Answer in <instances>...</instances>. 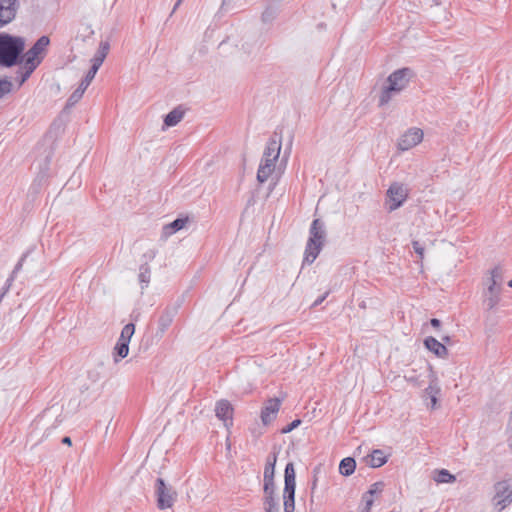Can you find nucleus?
<instances>
[{
	"instance_id": "8fccbe9b",
	"label": "nucleus",
	"mask_w": 512,
	"mask_h": 512,
	"mask_svg": "<svg viewBox=\"0 0 512 512\" xmlns=\"http://www.w3.org/2000/svg\"><path fill=\"white\" fill-rule=\"evenodd\" d=\"M442 340H443V342H445V343H450V340H451V339H450V337H449V336H444V337L442 338Z\"/></svg>"
},
{
	"instance_id": "72a5a7b5",
	"label": "nucleus",
	"mask_w": 512,
	"mask_h": 512,
	"mask_svg": "<svg viewBox=\"0 0 512 512\" xmlns=\"http://www.w3.org/2000/svg\"><path fill=\"white\" fill-rule=\"evenodd\" d=\"M362 502H364L365 505L361 512H369L373 505L374 497L365 492L362 496Z\"/></svg>"
},
{
	"instance_id": "bb28decb",
	"label": "nucleus",
	"mask_w": 512,
	"mask_h": 512,
	"mask_svg": "<svg viewBox=\"0 0 512 512\" xmlns=\"http://www.w3.org/2000/svg\"><path fill=\"white\" fill-rule=\"evenodd\" d=\"M278 15V8L276 6H268L263 11L261 19L265 24H271Z\"/></svg>"
},
{
	"instance_id": "f704fd0d",
	"label": "nucleus",
	"mask_w": 512,
	"mask_h": 512,
	"mask_svg": "<svg viewBox=\"0 0 512 512\" xmlns=\"http://www.w3.org/2000/svg\"><path fill=\"white\" fill-rule=\"evenodd\" d=\"M300 424H301V420H300V419H295V420H293L291 423H289L288 425H286L285 427H283V428L281 429V433H282V434L290 433V432H291V431H293L295 428H297Z\"/></svg>"
},
{
	"instance_id": "9b49d317",
	"label": "nucleus",
	"mask_w": 512,
	"mask_h": 512,
	"mask_svg": "<svg viewBox=\"0 0 512 512\" xmlns=\"http://www.w3.org/2000/svg\"><path fill=\"white\" fill-rule=\"evenodd\" d=\"M424 133L422 129L417 127L409 128L398 139L397 147L401 151H407L423 140Z\"/></svg>"
},
{
	"instance_id": "a18cd8bd",
	"label": "nucleus",
	"mask_w": 512,
	"mask_h": 512,
	"mask_svg": "<svg viewBox=\"0 0 512 512\" xmlns=\"http://www.w3.org/2000/svg\"><path fill=\"white\" fill-rule=\"evenodd\" d=\"M61 442L65 445L70 446L72 444V440L69 436H65L62 438Z\"/></svg>"
},
{
	"instance_id": "aec40b11",
	"label": "nucleus",
	"mask_w": 512,
	"mask_h": 512,
	"mask_svg": "<svg viewBox=\"0 0 512 512\" xmlns=\"http://www.w3.org/2000/svg\"><path fill=\"white\" fill-rule=\"evenodd\" d=\"M184 115L185 110L181 106H178L165 116L164 125L166 127H173L183 119Z\"/></svg>"
},
{
	"instance_id": "dca6fc26",
	"label": "nucleus",
	"mask_w": 512,
	"mask_h": 512,
	"mask_svg": "<svg viewBox=\"0 0 512 512\" xmlns=\"http://www.w3.org/2000/svg\"><path fill=\"white\" fill-rule=\"evenodd\" d=\"M424 346L439 358H446L448 356L446 346L432 336H428L424 339Z\"/></svg>"
},
{
	"instance_id": "37998d69",
	"label": "nucleus",
	"mask_w": 512,
	"mask_h": 512,
	"mask_svg": "<svg viewBox=\"0 0 512 512\" xmlns=\"http://www.w3.org/2000/svg\"><path fill=\"white\" fill-rule=\"evenodd\" d=\"M11 286H12V284L6 281L4 286L1 289L0 293H3V296H5L9 292Z\"/></svg>"
},
{
	"instance_id": "423d86ee",
	"label": "nucleus",
	"mask_w": 512,
	"mask_h": 512,
	"mask_svg": "<svg viewBox=\"0 0 512 512\" xmlns=\"http://www.w3.org/2000/svg\"><path fill=\"white\" fill-rule=\"evenodd\" d=\"M295 468L292 462L286 464L284 470L283 505L284 512H294L295 509Z\"/></svg>"
},
{
	"instance_id": "2eb2a0df",
	"label": "nucleus",
	"mask_w": 512,
	"mask_h": 512,
	"mask_svg": "<svg viewBox=\"0 0 512 512\" xmlns=\"http://www.w3.org/2000/svg\"><path fill=\"white\" fill-rule=\"evenodd\" d=\"M110 50V43L108 40L101 41L99 44V48L97 52L95 53L94 57L92 58V65L90 69H94L95 72L99 70L101 65L103 64L106 56L108 55Z\"/></svg>"
},
{
	"instance_id": "c756f323",
	"label": "nucleus",
	"mask_w": 512,
	"mask_h": 512,
	"mask_svg": "<svg viewBox=\"0 0 512 512\" xmlns=\"http://www.w3.org/2000/svg\"><path fill=\"white\" fill-rule=\"evenodd\" d=\"M275 467L271 463H265L263 482L275 483L274 482Z\"/></svg>"
},
{
	"instance_id": "5701e85b",
	"label": "nucleus",
	"mask_w": 512,
	"mask_h": 512,
	"mask_svg": "<svg viewBox=\"0 0 512 512\" xmlns=\"http://www.w3.org/2000/svg\"><path fill=\"white\" fill-rule=\"evenodd\" d=\"M356 468V461L352 457H346L341 460L339 464V472L343 476H350L354 473Z\"/></svg>"
},
{
	"instance_id": "ea45409f",
	"label": "nucleus",
	"mask_w": 512,
	"mask_h": 512,
	"mask_svg": "<svg viewBox=\"0 0 512 512\" xmlns=\"http://www.w3.org/2000/svg\"><path fill=\"white\" fill-rule=\"evenodd\" d=\"M26 256H27V255H26V254H24V255L20 258V260L18 261V263L15 265V267H14V269H13V270H14V274H17V273L21 270V268H22V266H23V263H24V261H25Z\"/></svg>"
},
{
	"instance_id": "a211bd4d",
	"label": "nucleus",
	"mask_w": 512,
	"mask_h": 512,
	"mask_svg": "<svg viewBox=\"0 0 512 512\" xmlns=\"http://www.w3.org/2000/svg\"><path fill=\"white\" fill-rule=\"evenodd\" d=\"M430 368V372H431V377L432 379L430 380V383H429V386L424 390V393L427 397L430 398L431 400V408L434 409L437 405V402H438V395L440 394V387L438 385V381H437V378L436 376L434 375L433 371H432V368Z\"/></svg>"
},
{
	"instance_id": "412c9836",
	"label": "nucleus",
	"mask_w": 512,
	"mask_h": 512,
	"mask_svg": "<svg viewBox=\"0 0 512 512\" xmlns=\"http://www.w3.org/2000/svg\"><path fill=\"white\" fill-rule=\"evenodd\" d=\"M275 489H276L275 483H269V482L263 483V493H264L263 504H264V506L278 504V502L275 499Z\"/></svg>"
},
{
	"instance_id": "7c9ffc66",
	"label": "nucleus",
	"mask_w": 512,
	"mask_h": 512,
	"mask_svg": "<svg viewBox=\"0 0 512 512\" xmlns=\"http://www.w3.org/2000/svg\"><path fill=\"white\" fill-rule=\"evenodd\" d=\"M0 6L8 7L10 12L17 15L20 4L19 0H0Z\"/></svg>"
},
{
	"instance_id": "49530a36",
	"label": "nucleus",
	"mask_w": 512,
	"mask_h": 512,
	"mask_svg": "<svg viewBox=\"0 0 512 512\" xmlns=\"http://www.w3.org/2000/svg\"><path fill=\"white\" fill-rule=\"evenodd\" d=\"M16 275L17 274H14V270H13L12 273L10 274V276L8 277V279L6 281L12 284L13 281L15 280V278H16Z\"/></svg>"
},
{
	"instance_id": "4c0bfd02",
	"label": "nucleus",
	"mask_w": 512,
	"mask_h": 512,
	"mask_svg": "<svg viewBox=\"0 0 512 512\" xmlns=\"http://www.w3.org/2000/svg\"><path fill=\"white\" fill-rule=\"evenodd\" d=\"M25 73H26V69L24 68V65L22 67H19V69L16 71V80L19 82V86H21L26 81V80L22 81V78Z\"/></svg>"
},
{
	"instance_id": "f257e3e1",
	"label": "nucleus",
	"mask_w": 512,
	"mask_h": 512,
	"mask_svg": "<svg viewBox=\"0 0 512 512\" xmlns=\"http://www.w3.org/2000/svg\"><path fill=\"white\" fill-rule=\"evenodd\" d=\"M25 40L23 37L0 33V66L10 68L24 61Z\"/></svg>"
},
{
	"instance_id": "cd10ccee",
	"label": "nucleus",
	"mask_w": 512,
	"mask_h": 512,
	"mask_svg": "<svg viewBox=\"0 0 512 512\" xmlns=\"http://www.w3.org/2000/svg\"><path fill=\"white\" fill-rule=\"evenodd\" d=\"M434 480L438 483H451L455 481V476L452 475L448 470L441 469L436 470V476L434 477Z\"/></svg>"
},
{
	"instance_id": "393cba45",
	"label": "nucleus",
	"mask_w": 512,
	"mask_h": 512,
	"mask_svg": "<svg viewBox=\"0 0 512 512\" xmlns=\"http://www.w3.org/2000/svg\"><path fill=\"white\" fill-rule=\"evenodd\" d=\"M151 270L147 263H143L139 268V281L142 284V288L147 287L150 282Z\"/></svg>"
},
{
	"instance_id": "39448f33",
	"label": "nucleus",
	"mask_w": 512,
	"mask_h": 512,
	"mask_svg": "<svg viewBox=\"0 0 512 512\" xmlns=\"http://www.w3.org/2000/svg\"><path fill=\"white\" fill-rule=\"evenodd\" d=\"M49 43L50 39L48 36H41L33 44V46L26 53H24V61L22 64H24L26 73L24 74L22 81L27 80L33 71L37 68V66L41 63L42 58H39L38 56L45 51Z\"/></svg>"
},
{
	"instance_id": "4be33fe9",
	"label": "nucleus",
	"mask_w": 512,
	"mask_h": 512,
	"mask_svg": "<svg viewBox=\"0 0 512 512\" xmlns=\"http://www.w3.org/2000/svg\"><path fill=\"white\" fill-rule=\"evenodd\" d=\"M129 352V343L118 339L113 349V359L115 363H118L121 359L125 358Z\"/></svg>"
},
{
	"instance_id": "c9c22d12",
	"label": "nucleus",
	"mask_w": 512,
	"mask_h": 512,
	"mask_svg": "<svg viewBox=\"0 0 512 512\" xmlns=\"http://www.w3.org/2000/svg\"><path fill=\"white\" fill-rule=\"evenodd\" d=\"M412 247L416 254L422 259L424 257V246L419 241H412Z\"/></svg>"
},
{
	"instance_id": "603ef678",
	"label": "nucleus",
	"mask_w": 512,
	"mask_h": 512,
	"mask_svg": "<svg viewBox=\"0 0 512 512\" xmlns=\"http://www.w3.org/2000/svg\"><path fill=\"white\" fill-rule=\"evenodd\" d=\"M508 285L512 288V279L509 281Z\"/></svg>"
},
{
	"instance_id": "473e14b6",
	"label": "nucleus",
	"mask_w": 512,
	"mask_h": 512,
	"mask_svg": "<svg viewBox=\"0 0 512 512\" xmlns=\"http://www.w3.org/2000/svg\"><path fill=\"white\" fill-rule=\"evenodd\" d=\"M12 82L7 78L0 79V98L4 97L12 91Z\"/></svg>"
},
{
	"instance_id": "de8ad7c7",
	"label": "nucleus",
	"mask_w": 512,
	"mask_h": 512,
	"mask_svg": "<svg viewBox=\"0 0 512 512\" xmlns=\"http://www.w3.org/2000/svg\"><path fill=\"white\" fill-rule=\"evenodd\" d=\"M16 275L17 274H14V270H13L12 273L10 274V276L8 277V279L6 281L12 284L13 281L15 280V278H16Z\"/></svg>"
},
{
	"instance_id": "09e8293b",
	"label": "nucleus",
	"mask_w": 512,
	"mask_h": 512,
	"mask_svg": "<svg viewBox=\"0 0 512 512\" xmlns=\"http://www.w3.org/2000/svg\"><path fill=\"white\" fill-rule=\"evenodd\" d=\"M183 0H177V2L175 3L174 7H173V10H172V13L175 12L177 10V8L180 6V4L182 3Z\"/></svg>"
},
{
	"instance_id": "7ed1b4c3",
	"label": "nucleus",
	"mask_w": 512,
	"mask_h": 512,
	"mask_svg": "<svg viewBox=\"0 0 512 512\" xmlns=\"http://www.w3.org/2000/svg\"><path fill=\"white\" fill-rule=\"evenodd\" d=\"M414 76V71L409 67H404L392 72L388 78V85L384 87L379 97V105L384 106L389 103L394 94L403 91Z\"/></svg>"
},
{
	"instance_id": "e433bc0d",
	"label": "nucleus",
	"mask_w": 512,
	"mask_h": 512,
	"mask_svg": "<svg viewBox=\"0 0 512 512\" xmlns=\"http://www.w3.org/2000/svg\"><path fill=\"white\" fill-rule=\"evenodd\" d=\"M157 255V250L155 249H149L148 251H146L142 258L144 259V263H149L150 261L154 260V258L156 257Z\"/></svg>"
},
{
	"instance_id": "4468645a",
	"label": "nucleus",
	"mask_w": 512,
	"mask_h": 512,
	"mask_svg": "<svg viewBox=\"0 0 512 512\" xmlns=\"http://www.w3.org/2000/svg\"><path fill=\"white\" fill-rule=\"evenodd\" d=\"M97 72L94 69H89L84 79L81 81L79 87L70 95L67 100V106L75 105L83 96L85 90L88 88Z\"/></svg>"
},
{
	"instance_id": "ddd939ff",
	"label": "nucleus",
	"mask_w": 512,
	"mask_h": 512,
	"mask_svg": "<svg viewBox=\"0 0 512 512\" xmlns=\"http://www.w3.org/2000/svg\"><path fill=\"white\" fill-rule=\"evenodd\" d=\"M177 314V308L174 306H167L162 310L158 318V327L156 331L157 337H162L168 328L171 326L175 315Z\"/></svg>"
},
{
	"instance_id": "79ce46f5",
	"label": "nucleus",
	"mask_w": 512,
	"mask_h": 512,
	"mask_svg": "<svg viewBox=\"0 0 512 512\" xmlns=\"http://www.w3.org/2000/svg\"><path fill=\"white\" fill-rule=\"evenodd\" d=\"M264 511L265 512H279V505L275 504V505L264 506Z\"/></svg>"
},
{
	"instance_id": "6e6552de",
	"label": "nucleus",
	"mask_w": 512,
	"mask_h": 512,
	"mask_svg": "<svg viewBox=\"0 0 512 512\" xmlns=\"http://www.w3.org/2000/svg\"><path fill=\"white\" fill-rule=\"evenodd\" d=\"M494 491L493 505L500 512L512 503L511 480L498 481L494 485Z\"/></svg>"
},
{
	"instance_id": "20e7f679",
	"label": "nucleus",
	"mask_w": 512,
	"mask_h": 512,
	"mask_svg": "<svg viewBox=\"0 0 512 512\" xmlns=\"http://www.w3.org/2000/svg\"><path fill=\"white\" fill-rule=\"evenodd\" d=\"M326 238L325 224L321 219H314L310 229L309 238L305 247L303 264H311L319 255Z\"/></svg>"
},
{
	"instance_id": "f03ea898",
	"label": "nucleus",
	"mask_w": 512,
	"mask_h": 512,
	"mask_svg": "<svg viewBox=\"0 0 512 512\" xmlns=\"http://www.w3.org/2000/svg\"><path fill=\"white\" fill-rule=\"evenodd\" d=\"M280 150L281 137L276 132H274L267 142L262 161L257 171V180L259 183L266 182L274 171L275 162L279 157Z\"/></svg>"
},
{
	"instance_id": "0eeeda50",
	"label": "nucleus",
	"mask_w": 512,
	"mask_h": 512,
	"mask_svg": "<svg viewBox=\"0 0 512 512\" xmlns=\"http://www.w3.org/2000/svg\"><path fill=\"white\" fill-rule=\"evenodd\" d=\"M154 488L157 507L160 510L171 508L177 499L176 490L171 485H167L160 477L156 479Z\"/></svg>"
},
{
	"instance_id": "2f4dec72",
	"label": "nucleus",
	"mask_w": 512,
	"mask_h": 512,
	"mask_svg": "<svg viewBox=\"0 0 512 512\" xmlns=\"http://www.w3.org/2000/svg\"><path fill=\"white\" fill-rule=\"evenodd\" d=\"M384 487H385V483L383 481L375 482L370 486L367 493L369 495H371L372 497L378 496L383 492Z\"/></svg>"
},
{
	"instance_id": "58836bf2",
	"label": "nucleus",
	"mask_w": 512,
	"mask_h": 512,
	"mask_svg": "<svg viewBox=\"0 0 512 512\" xmlns=\"http://www.w3.org/2000/svg\"><path fill=\"white\" fill-rule=\"evenodd\" d=\"M330 291H326L323 295L319 296L311 305V308H315L322 304V302L328 297Z\"/></svg>"
},
{
	"instance_id": "9d476101",
	"label": "nucleus",
	"mask_w": 512,
	"mask_h": 512,
	"mask_svg": "<svg viewBox=\"0 0 512 512\" xmlns=\"http://www.w3.org/2000/svg\"><path fill=\"white\" fill-rule=\"evenodd\" d=\"M407 196V190L402 184L397 182L392 183L386 192V197L389 203V212H392L401 207L406 201Z\"/></svg>"
},
{
	"instance_id": "f8f14e48",
	"label": "nucleus",
	"mask_w": 512,
	"mask_h": 512,
	"mask_svg": "<svg viewBox=\"0 0 512 512\" xmlns=\"http://www.w3.org/2000/svg\"><path fill=\"white\" fill-rule=\"evenodd\" d=\"M281 406V399L279 398H270L265 403L261 410V421L267 426L274 421L276 415Z\"/></svg>"
},
{
	"instance_id": "a19ab883",
	"label": "nucleus",
	"mask_w": 512,
	"mask_h": 512,
	"mask_svg": "<svg viewBox=\"0 0 512 512\" xmlns=\"http://www.w3.org/2000/svg\"><path fill=\"white\" fill-rule=\"evenodd\" d=\"M277 461V454L270 453L266 458V463H271L273 467H275Z\"/></svg>"
},
{
	"instance_id": "1a4fd4ad",
	"label": "nucleus",
	"mask_w": 512,
	"mask_h": 512,
	"mask_svg": "<svg viewBox=\"0 0 512 512\" xmlns=\"http://www.w3.org/2000/svg\"><path fill=\"white\" fill-rule=\"evenodd\" d=\"M501 279L498 268H494L491 270L490 284L487 288L486 297L484 300V305L487 310H492L499 303L500 300V292H501V283L498 281Z\"/></svg>"
},
{
	"instance_id": "c85d7f7f",
	"label": "nucleus",
	"mask_w": 512,
	"mask_h": 512,
	"mask_svg": "<svg viewBox=\"0 0 512 512\" xmlns=\"http://www.w3.org/2000/svg\"><path fill=\"white\" fill-rule=\"evenodd\" d=\"M135 332V325L133 323L126 324L121 331L119 339L127 343L130 342L131 337Z\"/></svg>"
},
{
	"instance_id": "f3484780",
	"label": "nucleus",
	"mask_w": 512,
	"mask_h": 512,
	"mask_svg": "<svg viewBox=\"0 0 512 512\" xmlns=\"http://www.w3.org/2000/svg\"><path fill=\"white\" fill-rule=\"evenodd\" d=\"M216 416L224 421H230L232 423L233 418V407L228 400H220L216 403L215 407Z\"/></svg>"
},
{
	"instance_id": "6ab92c4d",
	"label": "nucleus",
	"mask_w": 512,
	"mask_h": 512,
	"mask_svg": "<svg viewBox=\"0 0 512 512\" xmlns=\"http://www.w3.org/2000/svg\"><path fill=\"white\" fill-rule=\"evenodd\" d=\"M387 462V456L381 449H374L366 457V463L372 468H379Z\"/></svg>"
},
{
	"instance_id": "c03bdc74",
	"label": "nucleus",
	"mask_w": 512,
	"mask_h": 512,
	"mask_svg": "<svg viewBox=\"0 0 512 512\" xmlns=\"http://www.w3.org/2000/svg\"><path fill=\"white\" fill-rule=\"evenodd\" d=\"M430 324L433 328L438 329L441 326V321L437 318H432V319H430Z\"/></svg>"
},
{
	"instance_id": "3c124183",
	"label": "nucleus",
	"mask_w": 512,
	"mask_h": 512,
	"mask_svg": "<svg viewBox=\"0 0 512 512\" xmlns=\"http://www.w3.org/2000/svg\"><path fill=\"white\" fill-rule=\"evenodd\" d=\"M316 481H317V479H314V481H313V485H312V490H314V489H315V487H316Z\"/></svg>"
},
{
	"instance_id": "b1692460",
	"label": "nucleus",
	"mask_w": 512,
	"mask_h": 512,
	"mask_svg": "<svg viewBox=\"0 0 512 512\" xmlns=\"http://www.w3.org/2000/svg\"><path fill=\"white\" fill-rule=\"evenodd\" d=\"M188 222V217L185 218H177L172 221L170 224L164 227L165 233L172 234L175 233L182 228H184L185 224Z\"/></svg>"
},
{
	"instance_id": "a878e982",
	"label": "nucleus",
	"mask_w": 512,
	"mask_h": 512,
	"mask_svg": "<svg viewBox=\"0 0 512 512\" xmlns=\"http://www.w3.org/2000/svg\"><path fill=\"white\" fill-rule=\"evenodd\" d=\"M16 18V14H13L8 10V7L0 6V29L11 23Z\"/></svg>"
}]
</instances>
